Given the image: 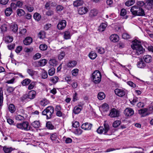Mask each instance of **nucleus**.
<instances>
[{
    "instance_id": "obj_43",
    "label": "nucleus",
    "mask_w": 153,
    "mask_h": 153,
    "mask_svg": "<svg viewBox=\"0 0 153 153\" xmlns=\"http://www.w3.org/2000/svg\"><path fill=\"white\" fill-rule=\"evenodd\" d=\"M58 77L55 76L51 77L50 79V81L53 83L56 84L58 82Z\"/></svg>"
},
{
    "instance_id": "obj_14",
    "label": "nucleus",
    "mask_w": 153,
    "mask_h": 153,
    "mask_svg": "<svg viewBox=\"0 0 153 153\" xmlns=\"http://www.w3.org/2000/svg\"><path fill=\"white\" fill-rule=\"evenodd\" d=\"M36 92L34 90L29 91L27 94L28 99L32 100L34 99L36 97Z\"/></svg>"
},
{
    "instance_id": "obj_44",
    "label": "nucleus",
    "mask_w": 153,
    "mask_h": 153,
    "mask_svg": "<svg viewBox=\"0 0 153 153\" xmlns=\"http://www.w3.org/2000/svg\"><path fill=\"white\" fill-rule=\"evenodd\" d=\"M36 84V82H33L29 84L28 87V89L29 90L32 89L35 86Z\"/></svg>"
},
{
    "instance_id": "obj_30",
    "label": "nucleus",
    "mask_w": 153,
    "mask_h": 153,
    "mask_svg": "<svg viewBox=\"0 0 153 153\" xmlns=\"http://www.w3.org/2000/svg\"><path fill=\"white\" fill-rule=\"evenodd\" d=\"M126 10L124 9H122L121 10L120 15L121 16L123 17V18L125 19H127L128 18V16L126 15Z\"/></svg>"
},
{
    "instance_id": "obj_46",
    "label": "nucleus",
    "mask_w": 153,
    "mask_h": 153,
    "mask_svg": "<svg viewBox=\"0 0 153 153\" xmlns=\"http://www.w3.org/2000/svg\"><path fill=\"white\" fill-rule=\"evenodd\" d=\"M145 2H144L143 1H140L137 2L134 5L138 6L139 7H142L146 5Z\"/></svg>"
},
{
    "instance_id": "obj_24",
    "label": "nucleus",
    "mask_w": 153,
    "mask_h": 153,
    "mask_svg": "<svg viewBox=\"0 0 153 153\" xmlns=\"http://www.w3.org/2000/svg\"><path fill=\"white\" fill-rule=\"evenodd\" d=\"M83 3L82 0H76L74 1L73 5L74 7H77L82 5Z\"/></svg>"
},
{
    "instance_id": "obj_15",
    "label": "nucleus",
    "mask_w": 153,
    "mask_h": 153,
    "mask_svg": "<svg viewBox=\"0 0 153 153\" xmlns=\"http://www.w3.org/2000/svg\"><path fill=\"white\" fill-rule=\"evenodd\" d=\"M145 4L149 10L152 9L153 6V0H145Z\"/></svg>"
},
{
    "instance_id": "obj_47",
    "label": "nucleus",
    "mask_w": 153,
    "mask_h": 153,
    "mask_svg": "<svg viewBox=\"0 0 153 153\" xmlns=\"http://www.w3.org/2000/svg\"><path fill=\"white\" fill-rule=\"evenodd\" d=\"M27 71L29 75L32 77L34 76L35 72V71L30 68L27 69Z\"/></svg>"
},
{
    "instance_id": "obj_12",
    "label": "nucleus",
    "mask_w": 153,
    "mask_h": 153,
    "mask_svg": "<svg viewBox=\"0 0 153 153\" xmlns=\"http://www.w3.org/2000/svg\"><path fill=\"white\" fill-rule=\"evenodd\" d=\"M134 111L131 108H126L124 111V114L126 117H129L132 115L134 114Z\"/></svg>"
},
{
    "instance_id": "obj_59",
    "label": "nucleus",
    "mask_w": 153,
    "mask_h": 153,
    "mask_svg": "<svg viewBox=\"0 0 153 153\" xmlns=\"http://www.w3.org/2000/svg\"><path fill=\"white\" fill-rule=\"evenodd\" d=\"M27 99H28V96L27 94H24L21 98V100L22 102H25Z\"/></svg>"
},
{
    "instance_id": "obj_42",
    "label": "nucleus",
    "mask_w": 153,
    "mask_h": 153,
    "mask_svg": "<svg viewBox=\"0 0 153 153\" xmlns=\"http://www.w3.org/2000/svg\"><path fill=\"white\" fill-rule=\"evenodd\" d=\"M3 150L5 153H10L12 152L13 149L12 147H4L3 148Z\"/></svg>"
},
{
    "instance_id": "obj_25",
    "label": "nucleus",
    "mask_w": 153,
    "mask_h": 153,
    "mask_svg": "<svg viewBox=\"0 0 153 153\" xmlns=\"http://www.w3.org/2000/svg\"><path fill=\"white\" fill-rule=\"evenodd\" d=\"M88 56L91 59H94L97 56V54L93 51H91L88 54Z\"/></svg>"
},
{
    "instance_id": "obj_1",
    "label": "nucleus",
    "mask_w": 153,
    "mask_h": 153,
    "mask_svg": "<svg viewBox=\"0 0 153 153\" xmlns=\"http://www.w3.org/2000/svg\"><path fill=\"white\" fill-rule=\"evenodd\" d=\"M131 47L135 55H139L142 54L145 51V49L141 45L140 41L137 39L132 41Z\"/></svg>"
},
{
    "instance_id": "obj_49",
    "label": "nucleus",
    "mask_w": 153,
    "mask_h": 153,
    "mask_svg": "<svg viewBox=\"0 0 153 153\" xmlns=\"http://www.w3.org/2000/svg\"><path fill=\"white\" fill-rule=\"evenodd\" d=\"M45 34L44 31H41L38 33V36L40 39H43L45 37Z\"/></svg>"
},
{
    "instance_id": "obj_19",
    "label": "nucleus",
    "mask_w": 153,
    "mask_h": 153,
    "mask_svg": "<svg viewBox=\"0 0 153 153\" xmlns=\"http://www.w3.org/2000/svg\"><path fill=\"white\" fill-rule=\"evenodd\" d=\"M31 125L33 128H39L40 126L41 123L39 120H36L32 122Z\"/></svg>"
},
{
    "instance_id": "obj_55",
    "label": "nucleus",
    "mask_w": 153,
    "mask_h": 153,
    "mask_svg": "<svg viewBox=\"0 0 153 153\" xmlns=\"http://www.w3.org/2000/svg\"><path fill=\"white\" fill-rule=\"evenodd\" d=\"M65 81L67 83L70 85L71 84L72 79L71 76H67L65 78Z\"/></svg>"
},
{
    "instance_id": "obj_61",
    "label": "nucleus",
    "mask_w": 153,
    "mask_h": 153,
    "mask_svg": "<svg viewBox=\"0 0 153 153\" xmlns=\"http://www.w3.org/2000/svg\"><path fill=\"white\" fill-rule=\"evenodd\" d=\"M123 39H128L130 38V36L126 33H123L122 35Z\"/></svg>"
},
{
    "instance_id": "obj_17",
    "label": "nucleus",
    "mask_w": 153,
    "mask_h": 153,
    "mask_svg": "<svg viewBox=\"0 0 153 153\" xmlns=\"http://www.w3.org/2000/svg\"><path fill=\"white\" fill-rule=\"evenodd\" d=\"M33 41L32 39L30 37H27L23 40V43L25 45H30Z\"/></svg>"
},
{
    "instance_id": "obj_48",
    "label": "nucleus",
    "mask_w": 153,
    "mask_h": 153,
    "mask_svg": "<svg viewBox=\"0 0 153 153\" xmlns=\"http://www.w3.org/2000/svg\"><path fill=\"white\" fill-rule=\"evenodd\" d=\"M39 48L41 51H45L48 48V46L45 44H42L39 45Z\"/></svg>"
},
{
    "instance_id": "obj_52",
    "label": "nucleus",
    "mask_w": 153,
    "mask_h": 153,
    "mask_svg": "<svg viewBox=\"0 0 153 153\" xmlns=\"http://www.w3.org/2000/svg\"><path fill=\"white\" fill-rule=\"evenodd\" d=\"M57 137V135L56 133L52 134L51 135V139L53 141H56Z\"/></svg>"
},
{
    "instance_id": "obj_26",
    "label": "nucleus",
    "mask_w": 153,
    "mask_h": 153,
    "mask_svg": "<svg viewBox=\"0 0 153 153\" xmlns=\"http://www.w3.org/2000/svg\"><path fill=\"white\" fill-rule=\"evenodd\" d=\"M63 37L65 39H71V35L70 32L68 31H66L63 33Z\"/></svg>"
},
{
    "instance_id": "obj_64",
    "label": "nucleus",
    "mask_w": 153,
    "mask_h": 153,
    "mask_svg": "<svg viewBox=\"0 0 153 153\" xmlns=\"http://www.w3.org/2000/svg\"><path fill=\"white\" fill-rule=\"evenodd\" d=\"M72 126L75 128H77L79 126V123L77 121H75L72 122Z\"/></svg>"
},
{
    "instance_id": "obj_10",
    "label": "nucleus",
    "mask_w": 153,
    "mask_h": 153,
    "mask_svg": "<svg viewBox=\"0 0 153 153\" xmlns=\"http://www.w3.org/2000/svg\"><path fill=\"white\" fill-rule=\"evenodd\" d=\"M78 13L80 15H83L86 13L88 11L87 7L82 6L79 8L78 10Z\"/></svg>"
},
{
    "instance_id": "obj_41",
    "label": "nucleus",
    "mask_w": 153,
    "mask_h": 153,
    "mask_svg": "<svg viewBox=\"0 0 153 153\" xmlns=\"http://www.w3.org/2000/svg\"><path fill=\"white\" fill-rule=\"evenodd\" d=\"M33 18L36 20L38 21L40 20L41 16L39 13H36L33 15Z\"/></svg>"
},
{
    "instance_id": "obj_56",
    "label": "nucleus",
    "mask_w": 153,
    "mask_h": 153,
    "mask_svg": "<svg viewBox=\"0 0 153 153\" xmlns=\"http://www.w3.org/2000/svg\"><path fill=\"white\" fill-rule=\"evenodd\" d=\"M79 72V69L77 68H75L71 71L72 75L74 76H76L78 74Z\"/></svg>"
},
{
    "instance_id": "obj_2",
    "label": "nucleus",
    "mask_w": 153,
    "mask_h": 153,
    "mask_svg": "<svg viewBox=\"0 0 153 153\" xmlns=\"http://www.w3.org/2000/svg\"><path fill=\"white\" fill-rule=\"evenodd\" d=\"M130 12L134 16H143L145 15L144 10L138 6L134 5L131 7Z\"/></svg>"
},
{
    "instance_id": "obj_9",
    "label": "nucleus",
    "mask_w": 153,
    "mask_h": 153,
    "mask_svg": "<svg viewBox=\"0 0 153 153\" xmlns=\"http://www.w3.org/2000/svg\"><path fill=\"white\" fill-rule=\"evenodd\" d=\"M119 115V111L114 108H113L110 111L109 116L111 117H118Z\"/></svg>"
},
{
    "instance_id": "obj_11",
    "label": "nucleus",
    "mask_w": 153,
    "mask_h": 153,
    "mask_svg": "<svg viewBox=\"0 0 153 153\" xmlns=\"http://www.w3.org/2000/svg\"><path fill=\"white\" fill-rule=\"evenodd\" d=\"M66 25V22L65 20L60 21L57 25L58 29L59 30H62L64 29Z\"/></svg>"
},
{
    "instance_id": "obj_3",
    "label": "nucleus",
    "mask_w": 153,
    "mask_h": 153,
    "mask_svg": "<svg viewBox=\"0 0 153 153\" xmlns=\"http://www.w3.org/2000/svg\"><path fill=\"white\" fill-rule=\"evenodd\" d=\"M101 77V72L98 70H96L92 74L91 78L92 80L95 84H98L100 82Z\"/></svg>"
},
{
    "instance_id": "obj_40",
    "label": "nucleus",
    "mask_w": 153,
    "mask_h": 153,
    "mask_svg": "<svg viewBox=\"0 0 153 153\" xmlns=\"http://www.w3.org/2000/svg\"><path fill=\"white\" fill-rule=\"evenodd\" d=\"M49 103V101L47 100L44 99L41 101L40 104L42 106H44L48 105Z\"/></svg>"
},
{
    "instance_id": "obj_21",
    "label": "nucleus",
    "mask_w": 153,
    "mask_h": 153,
    "mask_svg": "<svg viewBox=\"0 0 153 153\" xmlns=\"http://www.w3.org/2000/svg\"><path fill=\"white\" fill-rule=\"evenodd\" d=\"M10 28L14 33H16L18 31V26L16 24L13 23L10 26Z\"/></svg>"
},
{
    "instance_id": "obj_7",
    "label": "nucleus",
    "mask_w": 153,
    "mask_h": 153,
    "mask_svg": "<svg viewBox=\"0 0 153 153\" xmlns=\"http://www.w3.org/2000/svg\"><path fill=\"white\" fill-rule=\"evenodd\" d=\"M153 106L149 107L148 108H144L138 111V113L141 117H144L149 115L153 112Z\"/></svg>"
},
{
    "instance_id": "obj_33",
    "label": "nucleus",
    "mask_w": 153,
    "mask_h": 153,
    "mask_svg": "<svg viewBox=\"0 0 153 153\" xmlns=\"http://www.w3.org/2000/svg\"><path fill=\"white\" fill-rule=\"evenodd\" d=\"M31 82V80L28 79H26L23 80L21 82L22 85L23 86H26L29 85Z\"/></svg>"
},
{
    "instance_id": "obj_58",
    "label": "nucleus",
    "mask_w": 153,
    "mask_h": 153,
    "mask_svg": "<svg viewBox=\"0 0 153 153\" xmlns=\"http://www.w3.org/2000/svg\"><path fill=\"white\" fill-rule=\"evenodd\" d=\"M1 29V32L2 33H4L6 31L7 27L5 25H3L0 27Z\"/></svg>"
},
{
    "instance_id": "obj_45",
    "label": "nucleus",
    "mask_w": 153,
    "mask_h": 153,
    "mask_svg": "<svg viewBox=\"0 0 153 153\" xmlns=\"http://www.w3.org/2000/svg\"><path fill=\"white\" fill-rule=\"evenodd\" d=\"M101 108L104 111H107L109 109L108 105L106 103H104L102 105Z\"/></svg>"
},
{
    "instance_id": "obj_63",
    "label": "nucleus",
    "mask_w": 153,
    "mask_h": 153,
    "mask_svg": "<svg viewBox=\"0 0 153 153\" xmlns=\"http://www.w3.org/2000/svg\"><path fill=\"white\" fill-rule=\"evenodd\" d=\"M74 133L76 135H80L82 134V131L81 129L79 128H77L74 131Z\"/></svg>"
},
{
    "instance_id": "obj_38",
    "label": "nucleus",
    "mask_w": 153,
    "mask_h": 153,
    "mask_svg": "<svg viewBox=\"0 0 153 153\" xmlns=\"http://www.w3.org/2000/svg\"><path fill=\"white\" fill-rule=\"evenodd\" d=\"M47 60L45 59H41L38 62V65L41 66L45 65L47 62Z\"/></svg>"
},
{
    "instance_id": "obj_32",
    "label": "nucleus",
    "mask_w": 153,
    "mask_h": 153,
    "mask_svg": "<svg viewBox=\"0 0 153 153\" xmlns=\"http://www.w3.org/2000/svg\"><path fill=\"white\" fill-rule=\"evenodd\" d=\"M12 12V10L11 8L8 7L6 9L5 11V13L7 16H9Z\"/></svg>"
},
{
    "instance_id": "obj_35",
    "label": "nucleus",
    "mask_w": 153,
    "mask_h": 153,
    "mask_svg": "<svg viewBox=\"0 0 153 153\" xmlns=\"http://www.w3.org/2000/svg\"><path fill=\"white\" fill-rule=\"evenodd\" d=\"M97 97L99 100H102L105 97V95L104 93L100 92L98 94Z\"/></svg>"
},
{
    "instance_id": "obj_51",
    "label": "nucleus",
    "mask_w": 153,
    "mask_h": 153,
    "mask_svg": "<svg viewBox=\"0 0 153 153\" xmlns=\"http://www.w3.org/2000/svg\"><path fill=\"white\" fill-rule=\"evenodd\" d=\"M121 121L119 120H116L115 121L113 124V126L114 128H117L120 124Z\"/></svg>"
},
{
    "instance_id": "obj_13",
    "label": "nucleus",
    "mask_w": 153,
    "mask_h": 153,
    "mask_svg": "<svg viewBox=\"0 0 153 153\" xmlns=\"http://www.w3.org/2000/svg\"><path fill=\"white\" fill-rule=\"evenodd\" d=\"M92 125L88 122H86L82 124L81 128L82 129L86 130H90L92 127Z\"/></svg>"
},
{
    "instance_id": "obj_22",
    "label": "nucleus",
    "mask_w": 153,
    "mask_h": 153,
    "mask_svg": "<svg viewBox=\"0 0 153 153\" xmlns=\"http://www.w3.org/2000/svg\"><path fill=\"white\" fill-rule=\"evenodd\" d=\"M144 60L147 63H149L152 61V57L151 55H146L143 57Z\"/></svg>"
},
{
    "instance_id": "obj_36",
    "label": "nucleus",
    "mask_w": 153,
    "mask_h": 153,
    "mask_svg": "<svg viewBox=\"0 0 153 153\" xmlns=\"http://www.w3.org/2000/svg\"><path fill=\"white\" fill-rule=\"evenodd\" d=\"M46 127L49 129L52 130L54 129V127L52 124L51 122L50 121H48L46 123Z\"/></svg>"
},
{
    "instance_id": "obj_16",
    "label": "nucleus",
    "mask_w": 153,
    "mask_h": 153,
    "mask_svg": "<svg viewBox=\"0 0 153 153\" xmlns=\"http://www.w3.org/2000/svg\"><path fill=\"white\" fill-rule=\"evenodd\" d=\"M111 41L113 42H115L118 41L119 40V37L116 34H112L110 37Z\"/></svg>"
},
{
    "instance_id": "obj_6",
    "label": "nucleus",
    "mask_w": 153,
    "mask_h": 153,
    "mask_svg": "<svg viewBox=\"0 0 153 153\" xmlns=\"http://www.w3.org/2000/svg\"><path fill=\"white\" fill-rule=\"evenodd\" d=\"M104 128L103 127H100L97 130V132L99 134H104L110 135L111 134L108 133L109 130L108 125L105 123L104 124Z\"/></svg>"
},
{
    "instance_id": "obj_60",
    "label": "nucleus",
    "mask_w": 153,
    "mask_h": 153,
    "mask_svg": "<svg viewBox=\"0 0 153 153\" xmlns=\"http://www.w3.org/2000/svg\"><path fill=\"white\" fill-rule=\"evenodd\" d=\"M52 26V25L51 24H46L44 25V29L45 30H49Z\"/></svg>"
},
{
    "instance_id": "obj_37",
    "label": "nucleus",
    "mask_w": 153,
    "mask_h": 153,
    "mask_svg": "<svg viewBox=\"0 0 153 153\" xmlns=\"http://www.w3.org/2000/svg\"><path fill=\"white\" fill-rule=\"evenodd\" d=\"M96 49L97 52L100 54H102L105 53V50L103 48L98 47Z\"/></svg>"
},
{
    "instance_id": "obj_28",
    "label": "nucleus",
    "mask_w": 153,
    "mask_h": 153,
    "mask_svg": "<svg viewBox=\"0 0 153 153\" xmlns=\"http://www.w3.org/2000/svg\"><path fill=\"white\" fill-rule=\"evenodd\" d=\"M107 26V25L106 23H103L101 24L98 29L99 31L102 32L104 31Z\"/></svg>"
},
{
    "instance_id": "obj_57",
    "label": "nucleus",
    "mask_w": 153,
    "mask_h": 153,
    "mask_svg": "<svg viewBox=\"0 0 153 153\" xmlns=\"http://www.w3.org/2000/svg\"><path fill=\"white\" fill-rule=\"evenodd\" d=\"M138 98L136 97H134V98L132 100H129L130 103L133 105H134L136 102H138Z\"/></svg>"
},
{
    "instance_id": "obj_54",
    "label": "nucleus",
    "mask_w": 153,
    "mask_h": 153,
    "mask_svg": "<svg viewBox=\"0 0 153 153\" xmlns=\"http://www.w3.org/2000/svg\"><path fill=\"white\" fill-rule=\"evenodd\" d=\"M81 111V109L77 106H75L73 110V112L75 114L79 113Z\"/></svg>"
},
{
    "instance_id": "obj_31",
    "label": "nucleus",
    "mask_w": 153,
    "mask_h": 153,
    "mask_svg": "<svg viewBox=\"0 0 153 153\" xmlns=\"http://www.w3.org/2000/svg\"><path fill=\"white\" fill-rule=\"evenodd\" d=\"M15 119L17 120L22 121L25 119L24 116L19 114H17L15 116Z\"/></svg>"
},
{
    "instance_id": "obj_50",
    "label": "nucleus",
    "mask_w": 153,
    "mask_h": 153,
    "mask_svg": "<svg viewBox=\"0 0 153 153\" xmlns=\"http://www.w3.org/2000/svg\"><path fill=\"white\" fill-rule=\"evenodd\" d=\"M65 55V52L64 51L61 52L58 55V58L59 60H62Z\"/></svg>"
},
{
    "instance_id": "obj_5",
    "label": "nucleus",
    "mask_w": 153,
    "mask_h": 153,
    "mask_svg": "<svg viewBox=\"0 0 153 153\" xmlns=\"http://www.w3.org/2000/svg\"><path fill=\"white\" fill-rule=\"evenodd\" d=\"M16 126L17 128L22 130L28 131L30 129V127L29 123L27 121H24L22 123H17Z\"/></svg>"
},
{
    "instance_id": "obj_62",
    "label": "nucleus",
    "mask_w": 153,
    "mask_h": 153,
    "mask_svg": "<svg viewBox=\"0 0 153 153\" xmlns=\"http://www.w3.org/2000/svg\"><path fill=\"white\" fill-rule=\"evenodd\" d=\"M55 72V69L54 68H51L48 70V73L50 76H52Z\"/></svg>"
},
{
    "instance_id": "obj_8",
    "label": "nucleus",
    "mask_w": 153,
    "mask_h": 153,
    "mask_svg": "<svg viewBox=\"0 0 153 153\" xmlns=\"http://www.w3.org/2000/svg\"><path fill=\"white\" fill-rule=\"evenodd\" d=\"M115 94L120 97H123L126 94V90L124 89L116 88L114 90Z\"/></svg>"
},
{
    "instance_id": "obj_39",
    "label": "nucleus",
    "mask_w": 153,
    "mask_h": 153,
    "mask_svg": "<svg viewBox=\"0 0 153 153\" xmlns=\"http://www.w3.org/2000/svg\"><path fill=\"white\" fill-rule=\"evenodd\" d=\"M57 61L55 59H52L49 61V64L53 66H56L57 64Z\"/></svg>"
},
{
    "instance_id": "obj_18",
    "label": "nucleus",
    "mask_w": 153,
    "mask_h": 153,
    "mask_svg": "<svg viewBox=\"0 0 153 153\" xmlns=\"http://www.w3.org/2000/svg\"><path fill=\"white\" fill-rule=\"evenodd\" d=\"M98 13L97 10L94 9L91 10L89 13V16L92 18L96 16Z\"/></svg>"
},
{
    "instance_id": "obj_29",
    "label": "nucleus",
    "mask_w": 153,
    "mask_h": 153,
    "mask_svg": "<svg viewBox=\"0 0 153 153\" xmlns=\"http://www.w3.org/2000/svg\"><path fill=\"white\" fill-rule=\"evenodd\" d=\"M146 64L141 59L140 61L138 62L137 64V67L140 68H143L145 66Z\"/></svg>"
},
{
    "instance_id": "obj_23",
    "label": "nucleus",
    "mask_w": 153,
    "mask_h": 153,
    "mask_svg": "<svg viewBox=\"0 0 153 153\" xmlns=\"http://www.w3.org/2000/svg\"><path fill=\"white\" fill-rule=\"evenodd\" d=\"M25 12L22 9H18L16 10L17 15L19 17H21L24 16L25 14Z\"/></svg>"
},
{
    "instance_id": "obj_53",
    "label": "nucleus",
    "mask_w": 153,
    "mask_h": 153,
    "mask_svg": "<svg viewBox=\"0 0 153 153\" xmlns=\"http://www.w3.org/2000/svg\"><path fill=\"white\" fill-rule=\"evenodd\" d=\"M13 39V38L12 36H8L5 37V41L7 43L12 42Z\"/></svg>"
},
{
    "instance_id": "obj_34",
    "label": "nucleus",
    "mask_w": 153,
    "mask_h": 153,
    "mask_svg": "<svg viewBox=\"0 0 153 153\" xmlns=\"http://www.w3.org/2000/svg\"><path fill=\"white\" fill-rule=\"evenodd\" d=\"M135 3V0H129L126 1L125 3V5L128 7L130 6L133 5Z\"/></svg>"
},
{
    "instance_id": "obj_4",
    "label": "nucleus",
    "mask_w": 153,
    "mask_h": 153,
    "mask_svg": "<svg viewBox=\"0 0 153 153\" xmlns=\"http://www.w3.org/2000/svg\"><path fill=\"white\" fill-rule=\"evenodd\" d=\"M54 112V108L52 106H49L42 111V114L43 115H46L47 119H48L51 117Z\"/></svg>"
},
{
    "instance_id": "obj_27",
    "label": "nucleus",
    "mask_w": 153,
    "mask_h": 153,
    "mask_svg": "<svg viewBox=\"0 0 153 153\" xmlns=\"http://www.w3.org/2000/svg\"><path fill=\"white\" fill-rule=\"evenodd\" d=\"M8 110L11 113H13L16 111L15 106L13 104H10L8 106Z\"/></svg>"
},
{
    "instance_id": "obj_20",
    "label": "nucleus",
    "mask_w": 153,
    "mask_h": 153,
    "mask_svg": "<svg viewBox=\"0 0 153 153\" xmlns=\"http://www.w3.org/2000/svg\"><path fill=\"white\" fill-rule=\"evenodd\" d=\"M77 64V62L76 61H70L67 64V66L69 68H73L75 67Z\"/></svg>"
}]
</instances>
